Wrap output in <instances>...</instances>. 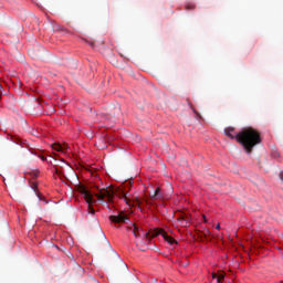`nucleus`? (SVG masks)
Here are the masks:
<instances>
[{
    "label": "nucleus",
    "instance_id": "obj_1",
    "mask_svg": "<svg viewBox=\"0 0 283 283\" xmlns=\"http://www.w3.org/2000/svg\"><path fill=\"white\" fill-rule=\"evenodd\" d=\"M97 200H107L108 209L114 207V196H117L119 200H124V202L129 207H153L154 201L144 198L140 199L138 197H132L129 193L125 192L123 189H117L114 192L113 189H103L95 193Z\"/></svg>",
    "mask_w": 283,
    "mask_h": 283
},
{
    "label": "nucleus",
    "instance_id": "obj_2",
    "mask_svg": "<svg viewBox=\"0 0 283 283\" xmlns=\"http://www.w3.org/2000/svg\"><path fill=\"white\" fill-rule=\"evenodd\" d=\"M233 132H235V128L233 127H228L224 129L226 136L231 138V140H237V143L242 145L244 151L248 154H252L253 147L262 143L260 132L255 130L253 127L243 128L238 134H233Z\"/></svg>",
    "mask_w": 283,
    "mask_h": 283
},
{
    "label": "nucleus",
    "instance_id": "obj_3",
    "mask_svg": "<svg viewBox=\"0 0 283 283\" xmlns=\"http://www.w3.org/2000/svg\"><path fill=\"white\" fill-rule=\"evenodd\" d=\"M157 235H163L164 240H166V242H168L170 245L178 244V241H176V239L172 237H169V234H167V232H165L163 229L150 230L144 234V238H146L148 242H151V239L157 238Z\"/></svg>",
    "mask_w": 283,
    "mask_h": 283
},
{
    "label": "nucleus",
    "instance_id": "obj_4",
    "mask_svg": "<svg viewBox=\"0 0 283 283\" xmlns=\"http://www.w3.org/2000/svg\"><path fill=\"white\" fill-rule=\"evenodd\" d=\"M77 191L82 196H84V199L86 200V202L88 205V213H92V216H94V213H96L94 208H92V205H94V202H95L94 193H92V191H90V189H87V187H85L83 185L78 186Z\"/></svg>",
    "mask_w": 283,
    "mask_h": 283
},
{
    "label": "nucleus",
    "instance_id": "obj_5",
    "mask_svg": "<svg viewBox=\"0 0 283 283\" xmlns=\"http://www.w3.org/2000/svg\"><path fill=\"white\" fill-rule=\"evenodd\" d=\"M109 220L111 222H115V224H120L123 222H127L128 218L127 214H125V212H119L116 216H109Z\"/></svg>",
    "mask_w": 283,
    "mask_h": 283
},
{
    "label": "nucleus",
    "instance_id": "obj_6",
    "mask_svg": "<svg viewBox=\"0 0 283 283\" xmlns=\"http://www.w3.org/2000/svg\"><path fill=\"white\" fill-rule=\"evenodd\" d=\"M52 149H54V151H60L61 154H65V151L70 149V146L65 143L64 144L55 143L52 145Z\"/></svg>",
    "mask_w": 283,
    "mask_h": 283
},
{
    "label": "nucleus",
    "instance_id": "obj_7",
    "mask_svg": "<svg viewBox=\"0 0 283 283\" xmlns=\"http://www.w3.org/2000/svg\"><path fill=\"white\" fill-rule=\"evenodd\" d=\"M128 231H132V233L135 235V238H140V233H138V231H140V229L137 227L136 223H133L132 227H128Z\"/></svg>",
    "mask_w": 283,
    "mask_h": 283
},
{
    "label": "nucleus",
    "instance_id": "obj_8",
    "mask_svg": "<svg viewBox=\"0 0 283 283\" xmlns=\"http://www.w3.org/2000/svg\"><path fill=\"white\" fill-rule=\"evenodd\" d=\"M213 280H217L218 283H222L224 281V272L212 273Z\"/></svg>",
    "mask_w": 283,
    "mask_h": 283
},
{
    "label": "nucleus",
    "instance_id": "obj_9",
    "mask_svg": "<svg viewBox=\"0 0 283 283\" xmlns=\"http://www.w3.org/2000/svg\"><path fill=\"white\" fill-rule=\"evenodd\" d=\"M185 8L186 10H196V4L193 2H187Z\"/></svg>",
    "mask_w": 283,
    "mask_h": 283
},
{
    "label": "nucleus",
    "instance_id": "obj_10",
    "mask_svg": "<svg viewBox=\"0 0 283 283\" xmlns=\"http://www.w3.org/2000/svg\"><path fill=\"white\" fill-rule=\"evenodd\" d=\"M160 193V188H157L154 192V195L150 196V200H156V197Z\"/></svg>",
    "mask_w": 283,
    "mask_h": 283
},
{
    "label": "nucleus",
    "instance_id": "obj_11",
    "mask_svg": "<svg viewBox=\"0 0 283 283\" xmlns=\"http://www.w3.org/2000/svg\"><path fill=\"white\" fill-rule=\"evenodd\" d=\"M11 140L12 143H15V145H21V140L19 139V137L11 136Z\"/></svg>",
    "mask_w": 283,
    "mask_h": 283
},
{
    "label": "nucleus",
    "instance_id": "obj_12",
    "mask_svg": "<svg viewBox=\"0 0 283 283\" xmlns=\"http://www.w3.org/2000/svg\"><path fill=\"white\" fill-rule=\"evenodd\" d=\"M30 174H31V176H32L33 178H39L40 171H39V170H33V171H31Z\"/></svg>",
    "mask_w": 283,
    "mask_h": 283
},
{
    "label": "nucleus",
    "instance_id": "obj_13",
    "mask_svg": "<svg viewBox=\"0 0 283 283\" xmlns=\"http://www.w3.org/2000/svg\"><path fill=\"white\" fill-rule=\"evenodd\" d=\"M52 171H53V174H55L56 176H61V170H59V168L54 167Z\"/></svg>",
    "mask_w": 283,
    "mask_h": 283
},
{
    "label": "nucleus",
    "instance_id": "obj_14",
    "mask_svg": "<svg viewBox=\"0 0 283 283\" xmlns=\"http://www.w3.org/2000/svg\"><path fill=\"white\" fill-rule=\"evenodd\" d=\"M31 189H33V191H36L39 189V185L36 182H33L31 185Z\"/></svg>",
    "mask_w": 283,
    "mask_h": 283
},
{
    "label": "nucleus",
    "instance_id": "obj_15",
    "mask_svg": "<svg viewBox=\"0 0 283 283\" xmlns=\"http://www.w3.org/2000/svg\"><path fill=\"white\" fill-rule=\"evenodd\" d=\"M190 108L192 109V112L197 115L200 116V113H198V111H196V108H193V105L189 104Z\"/></svg>",
    "mask_w": 283,
    "mask_h": 283
},
{
    "label": "nucleus",
    "instance_id": "obj_16",
    "mask_svg": "<svg viewBox=\"0 0 283 283\" xmlns=\"http://www.w3.org/2000/svg\"><path fill=\"white\" fill-rule=\"evenodd\" d=\"M280 178L283 181V171L280 172Z\"/></svg>",
    "mask_w": 283,
    "mask_h": 283
},
{
    "label": "nucleus",
    "instance_id": "obj_17",
    "mask_svg": "<svg viewBox=\"0 0 283 283\" xmlns=\"http://www.w3.org/2000/svg\"><path fill=\"white\" fill-rule=\"evenodd\" d=\"M40 200H43L40 193L36 195Z\"/></svg>",
    "mask_w": 283,
    "mask_h": 283
},
{
    "label": "nucleus",
    "instance_id": "obj_18",
    "mask_svg": "<svg viewBox=\"0 0 283 283\" xmlns=\"http://www.w3.org/2000/svg\"><path fill=\"white\" fill-rule=\"evenodd\" d=\"M41 160H48V158H45L44 156H41Z\"/></svg>",
    "mask_w": 283,
    "mask_h": 283
},
{
    "label": "nucleus",
    "instance_id": "obj_19",
    "mask_svg": "<svg viewBox=\"0 0 283 283\" xmlns=\"http://www.w3.org/2000/svg\"><path fill=\"white\" fill-rule=\"evenodd\" d=\"M216 229H220V224H217V226H216Z\"/></svg>",
    "mask_w": 283,
    "mask_h": 283
},
{
    "label": "nucleus",
    "instance_id": "obj_20",
    "mask_svg": "<svg viewBox=\"0 0 283 283\" xmlns=\"http://www.w3.org/2000/svg\"><path fill=\"white\" fill-rule=\"evenodd\" d=\"M203 220H205V222H207V217L203 216Z\"/></svg>",
    "mask_w": 283,
    "mask_h": 283
},
{
    "label": "nucleus",
    "instance_id": "obj_21",
    "mask_svg": "<svg viewBox=\"0 0 283 283\" xmlns=\"http://www.w3.org/2000/svg\"><path fill=\"white\" fill-rule=\"evenodd\" d=\"M207 233L209 234L210 232H209V231H207Z\"/></svg>",
    "mask_w": 283,
    "mask_h": 283
}]
</instances>
